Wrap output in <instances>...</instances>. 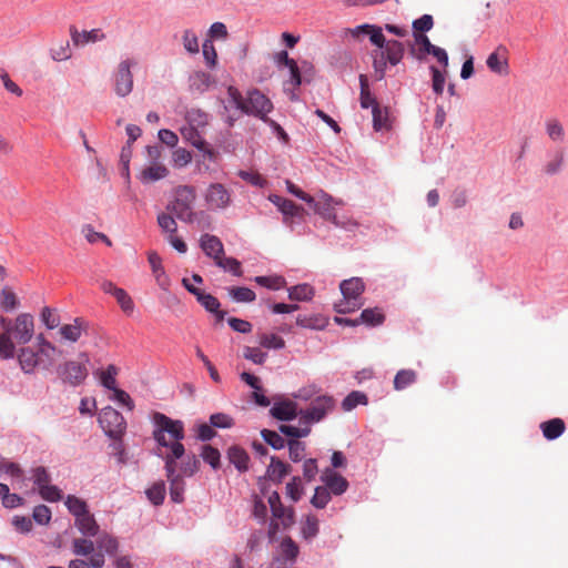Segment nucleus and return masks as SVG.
<instances>
[{"instance_id": "obj_1", "label": "nucleus", "mask_w": 568, "mask_h": 568, "mask_svg": "<svg viewBox=\"0 0 568 568\" xmlns=\"http://www.w3.org/2000/svg\"><path fill=\"white\" fill-rule=\"evenodd\" d=\"M346 34L354 39H361L363 36H368L372 44L376 47L371 52L373 60L374 75L377 81H382L386 77L387 67H395L399 64L405 54V47L398 40H386L383 34V28L364 23L355 28L346 29Z\"/></svg>"}, {"instance_id": "obj_2", "label": "nucleus", "mask_w": 568, "mask_h": 568, "mask_svg": "<svg viewBox=\"0 0 568 568\" xmlns=\"http://www.w3.org/2000/svg\"><path fill=\"white\" fill-rule=\"evenodd\" d=\"M154 429L152 436L156 444L161 447L170 448L176 443L184 439V424L180 419H172L162 413H154L152 416Z\"/></svg>"}, {"instance_id": "obj_3", "label": "nucleus", "mask_w": 568, "mask_h": 568, "mask_svg": "<svg viewBox=\"0 0 568 568\" xmlns=\"http://www.w3.org/2000/svg\"><path fill=\"white\" fill-rule=\"evenodd\" d=\"M184 454V445L182 443H176L172 446V453H168L163 457L166 477L170 483V497L172 501L178 504L184 500L185 483L182 476L176 474V460L181 459Z\"/></svg>"}, {"instance_id": "obj_4", "label": "nucleus", "mask_w": 568, "mask_h": 568, "mask_svg": "<svg viewBox=\"0 0 568 568\" xmlns=\"http://www.w3.org/2000/svg\"><path fill=\"white\" fill-rule=\"evenodd\" d=\"M339 290L343 298L335 304L337 313H352L363 306L362 295L365 291V284L361 277H351L342 281Z\"/></svg>"}, {"instance_id": "obj_5", "label": "nucleus", "mask_w": 568, "mask_h": 568, "mask_svg": "<svg viewBox=\"0 0 568 568\" xmlns=\"http://www.w3.org/2000/svg\"><path fill=\"white\" fill-rule=\"evenodd\" d=\"M195 197L196 194L193 186H178L174 192V199L166 205V210L174 214L180 221L193 223L196 216V213L192 209Z\"/></svg>"}, {"instance_id": "obj_6", "label": "nucleus", "mask_w": 568, "mask_h": 568, "mask_svg": "<svg viewBox=\"0 0 568 568\" xmlns=\"http://www.w3.org/2000/svg\"><path fill=\"white\" fill-rule=\"evenodd\" d=\"M89 357L85 353L79 355V361H67L57 367L59 379L70 386L81 385L88 377Z\"/></svg>"}, {"instance_id": "obj_7", "label": "nucleus", "mask_w": 568, "mask_h": 568, "mask_svg": "<svg viewBox=\"0 0 568 568\" xmlns=\"http://www.w3.org/2000/svg\"><path fill=\"white\" fill-rule=\"evenodd\" d=\"M136 62L132 59H124L119 62L112 73V87L119 98H126L133 91V73L131 71Z\"/></svg>"}, {"instance_id": "obj_8", "label": "nucleus", "mask_w": 568, "mask_h": 568, "mask_svg": "<svg viewBox=\"0 0 568 568\" xmlns=\"http://www.w3.org/2000/svg\"><path fill=\"white\" fill-rule=\"evenodd\" d=\"M203 199L210 211H225L233 203V192L224 184L215 182L207 185Z\"/></svg>"}, {"instance_id": "obj_9", "label": "nucleus", "mask_w": 568, "mask_h": 568, "mask_svg": "<svg viewBox=\"0 0 568 568\" xmlns=\"http://www.w3.org/2000/svg\"><path fill=\"white\" fill-rule=\"evenodd\" d=\"M99 423L105 435L114 440L121 439L126 429L124 417L111 406H106L100 412Z\"/></svg>"}, {"instance_id": "obj_10", "label": "nucleus", "mask_w": 568, "mask_h": 568, "mask_svg": "<svg viewBox=\"0 0 568 568\" xmlns=\"http://www.w3.org/2000/svg\"><path fill=\"white\" fill-rule=\"evenodd\" d=\"M31 479L42 499L49 503H57L62 499V490L58 486L51 485V476L45 467L38 466L33 468Z\"/></svg>"}, {"instance_id": "obj_11", "label": "nucleus", "mask_w": 568, "mask_h": 568, "mask_svg": "<svg viewBox=\"0 0 568 568\" xmlns=\"http://www.w3.org/2000/svg\"><path fill=\"white\" fill-rule=\"evenodd\" d=\"M273 110L272 101L260 90H250L244 99L243 113L268 121L267 114Z\"/></svg>"}, {"instance_id": "obj_12", "label": "nucleus", "mask_w": 568, "mask_h": 568, "mask_svg": "<svg viewBox=\"0 0 568 568\" xmlns=\"http://www.w3.org/2000/svg\"><path fill=\"white\" fill-rule=\"evenodd\" d=\"M335 407V399L329 395H318L310 407L300 410L301 420L305 423H318L325 418Z\"/></svg>"}, {"instance_id": "obj_13", "label": "nucleus", "mask_w": 568, "mask_h": 568, "mask_svg": "<svg viewBox=\"0 0 568 568\" xmlns=\"http://www.w3.org/2000/svg\"><path fill=\"white\" fill-rule=\"evenodd\" d=\"M33 333H34L33 316L29 313L19 314L13 322V326L11 328V336L19 344H27L32 339Z\"/></svg>"}, {"instance_id": "obj_14", "label": "nucleus", "mask_w": 568, "mask_h": 568, "mask_svg": "<svg viewBox=\"0 0 568 568\" xmlns=\"http://www.w3.org/2000/svg\"><path fill=\"white\" fill-rule=\"evenodd\" d=\"M89 324L82 317L73 318L70 324H63L59 327V335L61 341L69 343H77L83 333L88 331Z\"/></svg>"}, {"instance_id": "obj_15", "label": "nucleus", "mask_w": 568, "mask_h": 568, "mask_svg": "<svg viewBox=\"0 0 568 568\" xmlns=\"http://www.w3.org/2000/svg\"><path fill=\"white\" fill-rule=\"evenodd\" d=\"M270 202H272L277 209L282 212L284 216V223L292 227L293 219L295 216H301L303 209L296 205L293 201L284 199L276 194H271L268 196Z\"/></svg>"}, {"instance_id": "obj_16", "label": "nucleus", "mask_w": 568, "mask_h": 568, "mask_svg": "<svg viewBox=\"0 0 568 568\" xmlns=\"http://www.w3.org/2000/svg\"><path fill=\"white\" fill-rule=\"evenodd\" d=\"M342 201H337L326 192L321 191L318 200L314 199V203L308 204L313 210L323 216L325 220L333 221L336 213L334 212V205H341Z\"/></svg>"}, {"instance_id": "obj_17", "label": "nucleus", "mask_w": 568, "mask_h": 568, "mask_svg": "<svg viewBox=\"0 0 568 568\" xmlns=\"http://www.w3.org/2000/svg\"><path fill=\"white\" fill-rule=\"evenodd\" d=\"M321 480L324 483V487L336 496L343 495L348 488L346 478L329 468L322 474Z\"/></svg>"}, {"instance_id": "obj_18", "label": "nucleus", "mask_w": 568, "mask_h": 568, "mask_svg": "<svg viewBox=\"0 0 568 568\" xmlns=\"http://www.w3.org/2000/svg\"><path fill=\"white\" fill-rule=\"evenodd\" d=\"M148 261L156 284L161 290L168 291L171 286V280L162 265L161 256L156 252H150Z\"/></svg>"}, {"instance_id": "obj_19", "label": "nucleus", "mask_w": 568, "mask_h": 568, "mask_svg": "<svg viewBox=\"0 0 568 568\" xmlns=\"http://www.w3.org/2000/svg\"><path fill=\"white\" fill-rule=\"evenodd\" d=\"M566 165L565 151L557 149L547 155V161L542 165V173L547 176H554L562 172Z\"/></svg>"}, {"instance_id": "obj_20", "label": "nucleus", "mask_w": 568, "mask_h": 568, "mask_svg": "<svg viewBox=\"0 0 568 568\" xmlns=\"http://www.w3.org/2000/svg\"><path fill=\"white\" fill-rule=\"evenodd\" d=\"M200 246L204 254L211 258L214 260V262L217 261L223 254H224V246L222 241L211 234H203L200 239Z\"/></svg>"}, {"instance_id": "obj_21", "label": "nucleus", "mask_w": 568, "mask_h": 568, "mask_svg": "<svg viewBox=\"0 0 568 568\" xmlns=\"http://www.w3.org/2000/svg\"><path fill=\"white\" fill-rule=\"evenodd\" d=\"M506 53L507 49L504 45H499L496 51L488 55L486 64L491 72L497 74L508 73V60Z\"/></svg>"}, {"instance_id": "obj_22", "label": "nucleus", "mask_w": 568, "mask_h": 568, "mask_svg": "<svg viewBox=\"0 0 568 568\" xmlns=\"http://www.w3.org/2000/svg\"><path fill=\"white\" fill-rule=\"evenodd\" d=\"M191 294L194 295L197 302L210 313L216 315L219 321H223L225 312L220 311V302L212 294L205 293L201 290H191Z\"/></svg>"}, {"instance_id": "obj_23", "label": "nucleus", "mask_w": 568, "mask_h": 568, "mask_svg": "<svg viewBox=\"0 0 568 568\" xmlns=\"http://www.w3.org/2000/svg\"><path fill=\"white\" fill-rule=\"evenodd\" d=\"M270 413L278 420H292L300 415L296 403L288 399L275 402Z\"/></svg>"}, {"instance_id": "obj_24", "label": "nucleus", "mask_w": 568, "mask_h": 568, "mask_svg": "<svg viewBox=\"0 0 568 568\" xmlns=\"http://www.w3.org/2000/svg\"><path fill=\"white\" fill-rule=\"evenodd\" d=\"M288 69V78L283 82V90L292 101L298 100L296 90L302 84L301 71L295 62V65L286 67Z\"/></svg>"}, {"instance_id": "obj_25", "label": "nucleus", "mask_w": 568, "mask_h": 568, "mask_svg": "<svg viewBox=\"0 0 568 568\" xmlns=\"http://www.w3.org/2000/svg\"><path fill=\"white\" fill-rule=\"evenodd\" d=\"M545 133L554 143H564L566 141V131L562 122L556 116H549L544 123Z\"/></svg>"}, {"instance_id": "obj_26", "label": "nucleus", "mask_w": 568, "mask_h": 568, "mask_svg": "<svg viewBox=\"0 0 568 568\" xmlns=\"http://www.w3.org/2000/svg\"><path fill=\"white\" fill-rule=\"evenodd\" d=\"M414 45L410 48V54L418 61H424L433 47L429 38L424 33L413 32Z\"/></svg>"}, {"instance_id": "obj_27", "label": "nucleus", "mask_w": 568, "mask_h": 568, "mask_svg": "<svg viewBox=\"0 0 568 568\" xmlns=\"http://www.w3.org/2000/svg\"><path fill=\"white\" fill-rule=\"evenodd\" d=\"M213 83V77L204 71H195L189 78L190 90L200 94L206 92Z\"/></svg>"}, {"instance_id": "obj_28", "label": "nucleus", "mask_w": 568, "mask_h": 568, "mask_svg": "<svg viewBox=\"0 0 568 568\" xmlns=\"http://www.w3.org/2000/svg\"><path fill=\"white\" fill-rule=\"evenodd\" d=\"M74 525L84 537L92 538L98 536L100 532V527L90 511L77 518L74 520Z\"/></svg>"}, {"instance_id": "obj_29", "label": "nucleus", "mask_w": 568, "mask_h": 568, "mask_svg": "<svg viewBox=\"0 0 568 568\" xmlns=\"http://www.w3.org/2000/svg\"><path fill=\"white\" fill-rule=\"evenodd\" d=\"M199 129L200 128L189 125L186 128H183L181 130V133H182L183 138L187 142H190L194 148H196L197 150L204 152L210 158H212L213 152L206 148V142L203 139L202 134L199 132Z\"/></svg>"}, {"instance_id": "obj_30", "label": "nucleus", "mask_w": 568, "mask_h": 568, "mask_svg": "<svg viewBox=\"0 0 568 568\" xmlns=\"http://www.w3.org/2000/svg\"><path fill=\"white\" fill-rule=\"evenodd\" d=\"M168 174L169 170L163 164L151 163V165L141 171L139 179L143 184H148L162 180Z\"/></svg>"}, {"instance_id": "obj_31", "label": "nucleus", "mask_w": 568, "mask_h": 568, "mask_svg": "<svg viewBox=\"0 0 568 568\" xmlns=\"http://www.w3.org/2000/svg\"><path fill=\"white\" fill-rule=\"evenodd\" d=\"M227 458L240 473H244L248 469L250 457L242 447L236 445L231 446L227 449Z\"/></svg>"}, {"instance_id": "obj_32", "label": "nucleus", "mask_w": 568, "mask_h": 568, "mask_svg": "<svg viewBox=\"0 0 568 568\" xmlns=\"http://www.w3.org/2000/svg\"><path fill=\"white\" fill-rule=\"evenodd\" d=\"M71 38L75 45H85L87 43H94L102 41L105 36L100 29H92L90 31L79 32L74 28L71 29Z\"/></svg>"}, {"instance_id": "obj_33", "label": "nucleus", "mask_w": 568, "mask_h": 568, "mask_svg": "<svg viewBox=\"0 0 568 568\" xmlns=\"http://www.w3.org/2000/svg\"><path fill=\"white\" fill-rule=\"evenodd\" d=\"M20 366L24 373L31 374L39 368V362L36 349L31 347L21 348L18 354Z\"/></svg>"}, {"instance_id": "obj_34", "label": "nucleus", "mask_w": 568, "mask_h": 568, "mask_svg": "<svg viewBox=\"0 0 568 568\" xmlns=\"http://www.w3.org/2000/svg\"><path fill=\"white\" fill-rule=\"evenodd\" d=\"M37 357L39 362V369L49 371L55 363V355L61 354V351L55 346L37 348Z\"/></svg>"}, {"instance_id": "obj_35", "label": "nucleus", "mask_w": 568, "mask_h": 568, "mask_svg": "<svg viewBox=\"0 0 568 568\" xmlns=\"http://www.w3.org/2000/svg\"><path fill=\"white\" fill-rule=\"evenodd\" d=\"M315 295V290L307 283L297 284L288 288V298L295 302H308Z\"/></svg>"}, {"instance_id": "obj_36", "label": "nucleus", "mask_w": 568, "mask_h": 568, "mask_svg": "<svg viewBox=\"0 0 568 568\" xmlns=\"http://www.w3.org/2000/svg\"><path fill=\"white\" fill-rule=\"evenodd\" d=\"M542 435L548 440L557 439L565 432V423L560 418H552L541 425Z\"/></svg>"}, {"instance_id": "obj_37", "label": "nucleus", "mask_w": 568, "mask_h": 568, "mask_svg": "<svg viewBox=\"0 0 568 568\" xmlns=\"http://www.w3.org/2000/svg\"><path fill=\"white\" fill-rule=\"evenodd\" d=\"M97 537V547L109 556H114L119 550V540L113 535L103 531Z\"/></svg>"}, {"instance_id": "obj_38", "label": "nucleus", "mask_w": 568, "mask_h": 568, "mask_svg": "<svg viewBox=\"0 0 568 568\" xmlns=\"http://www.w3.org/2000/svg\"><path fill=\"white\" fill-rule=\"evenodd\" d=\"M288 466L276 457H271V464L267 467L266 474L268 478L275 483H281L287 475Z\"/></svg>"}, {"instance_id": "obj_39", "label": "nucleus", "mask_w": 568, "mask_h": 568, "mask_svg": "<svg viewBox=\"0 0 568 568\" xmlns=\"http://www.w3.org/2000/svg\"><path fill=\"white\" fill-rule=\"evenodd\" d=\"M64 505L69 513L74 516V520L89 511L87 503L74 495H68Z\"/></svg>"}, {"instance_id": "obj_40", "label": "nucleus", "mask_w": 568, "mask_h": 568, "mask_svg": "<svg viewBox=\"0 0 568 568\" xmlns=\"http://www.w3.org/2000/svg\"><path fill=\"white\" fill-rule=\"evenodd\" d=\"M373 114V128L375 131H385L390 128L388 109H382L379 105H374Z\"/></svg>"}, {"instance_id": "obj_41", "label": "nucleus", "mask_w": 568, "mask_h": 568, "mask_svg": "<svg viewBox=\"0 0 568 568\" xmlns=\"http://www.w3.org/2000/svg\"><path fill=\"white\" fill-rule=\"evenodd\" d=\"M254 282L272 291H278L286 286V280L282 275L255 276Z\"/></svg>"}, {"instance_id": "obj_42", "label": "nucleus", "mask_w": 568, "mask_h": 568, "mask_svg": "<svg viewBox=\"0 0 568 568\" xmlns=\"http://www.w3.org/2000/svg\"><path fill=\"white\" fill-rule=\"evenodd\" d=\"M19 304V300L12 288L4 286L0 292V310L3 312H12Z\"/></svg>"}, {"instance_id": "obj_43", "label": "nucleus", "mask_w": 568, "mask_h": 568, "mask_svg": "<svg viewBox=\"0 0 568 568\" xmlns=\"http://www.w3.org/2000/svg\"><path fill=\"white\" fill-rule=\"evenodd\" d=\"M223 103L226 111L234 109L236 111L243 112L244 99L241 92L232 85L227 88V98L223 101Z\"/></svg>"}, {"instance_id": "obj_44", "label": "nucleus", "mask_w": 568, "mask_h": 568, "mask_svg": "<svg viewBox=\"0 0 568 568\" xmlns=\"http://www.w3.org/2000/svg\"><path fill=\"white\" fill-rule=\"evenodd\" d=\"M272 516L278 520L284 528H287L294 524V509L292 507H285L283 504L280 507L271 508Z\"/></svg>"}, {"instance_id": "obj_45", "label": "nucleus", "mask_w": 568, "mask_h": 568, "mask_svg": "<svg viewBox=\"0 0 568 568\" xmlns=\"http://www.w3.org/2000/svg\"><path fill=\"white\" fill-rule=\"evenodd\" d=\"M384 320V314L377 307L363 310L358 318L359 324L363 323L369 326H378L383 324Z\"/></svg>"}, {"instance_id": "obj_46", "label": "nucleus", "mask_w": 568, "mask_h": 568, "mask_svg": "<svg viewBox=\"0 0 568 568\" xmlns=\"http://www.w3.org/2000/svg\"><path fill=\"white\" fill-rule=\"evenodd\" d=\"M210 115L201 109L192 108L186 112L185 119L191 126L205 128Z\"/></svg>"}, {"instance_id": "obj_47", "label": "nucleus", "mask_w": 568, "mask_h": 568, "mask_svg": "<svg viewBox=\"0 0 568 568\" xmlns=\"http://www.w3.org/2000/svg\"><path fill=\"white\" fill-rule=\"evenodd\" d=\"M359 84H361V94H359V102L361 106L363 109L372 108V111L374 110V105H379L376 101V99L371 94L368 90V83L367 78L365 75L359 77Z\"/></svg>"}, {"instance_id": "obj_48", "label": "nucleus", "mask_w": 568, "mask_h": 568, "mask_svg": "<svg viewBox=\"0 0 568 568\" xmlns=\"http://www.w3.org/2000/svg\"><path fill=\"white\" fill-rule=\"evenodd\" d=\"M40 320L48 329L60 327V315L55 308L44 306L40 313Z\"/></svg>"}, {"instance_id": "obj_49", "label": "nucleus", "mask_w": 568, "mask_h": 568, "mask_svg": "<svg viewBox=\"0 0 568 568\" xmlns=\"http://www.w3.org/2000/svg\"><path fill=\"white\" fill-rule=\"evenodd\" d=\"M95 548V544L89 538H74L72 540V552L75 556H89L92 555Z\"/></svg>"}, {"instance_id": "obj_50", "label": "nucleus", "mask_w": 568, "mask_h": 568, "mask_svg": "<svg viewBox=\"0 0 568 568\" xmlns=\"http://www.w3.org/2000/svg\"><path fill=\"white\" fill-rule=\"evenodd\" d=\"M416 381V373L413 369H400L394 378V388L403 390Z\"/></svg>"}, {"instance_id": "obj_51", "label": "nucleus", "mask_w": 568, "mask_h": 568, "mask_svg": "<svg viewBox=\"0 0 568 568\" xmlns=\"http://www.w3.org/2000/svg\"><path fill=\"white\" fill-rule=\"evenodd\" d=\"M429 71L432 74L433 91L437 95L443 94L444 88H445V82H446V73H447L446 69L440 70L435 65H430Z\"/></svg>"}, {"instance_id": "obj_52", "label": "nucleus", "mask_w": 568, "mask_h": 568, "mask_svg": "<svg viewBox=\"0 0 568 568\" xmlns=\"http://www.w3.org/2000/svg\"><path fill=\"white\" fill-rule=\"evenodd\" d=\"M145 494L153 505H162L165 498V483L162 480L154 483L149 489H146Z\"/></svg>"}, {"instance_id": "obj_53", "label": "nucleus", "mask_w": 568, "mask_h": 568, "mask_svg": "<svg viewBox=\"0 0 568 568\" xmlns=\"http://www.w3.org/2000/svg\"><path fill=\"white\" fill-rule=\"evenodd\" d=\"M230 296L237 303H251L255 301L256 294L248 287H232L229 290Z\"/></svg>"}, {"instance_id": "obj_54", "label": "nucleus", "mask_w": 568, "mask_h": 568, "mask_svg": "<svg viewBox=\"0 0 568 568\" xmlns=\"http://www.w3.org/2000/svg\"><path fill=\"white\" fill-rule=\"evenodd\" d=\"M260 345L267 349H282L285 347V341L276 334L262 333L258 336Z\"/></svg>"}, {"instance_id": "obj_55", "label": "nucleus", "mask_w": 568, "mask_h": 568, "mask_svg": "<svg viewBox=\"0 0 568 568\" xmlns=\"http://www.w3.org/2000/svg\"><path fill=\"white\" fill-rule=\"evenodd\" d=\"M367 403V396L359 392V390H353L351 392L342 402V408L345 412H349L354 409L357 405L363 404L365 405Z\"/></svg>"}, {"instance_id": "obj_56", "label": "nucleus", "mask_w": 568, "mask_h": 568, "mask_svg": "<svg viewBox=\"0 0 568 568\" xmlns=\"http://www.w3.org/2000/svg\"><path fill=\"white\" fill-rule=\"evenodd\" d=\"M182 44L185 51L191 54H196L200 51L199 38L196 33L191 29H186L183 31Z\"/></svg>"}, {"instance_id": "obj_57", "label": "nucleus", "mask_w": 568, "mask_h": 568, "mask_svg": "<svg viewBox=\"0 0 568 568\" xmlns=\"http://www.w3.org/2000/svg\"><path fill=\"white\" fill-rule=\"evenodd\" d=\"M216 266L223 268L226 272L232 273L235 276L242 275L241 263L234 257H224L223 255L215 262Z\"/></svg>"}, {"instance_id": "obj_58", "label": "nucleus", "mask_w": 568, "mask_h": 568, "mask_svg": "<svg viewBox=\"0 0 568 568\" xmlns=\"http://www.w3.org/2000/svg\"><path fill=\"white\" fill-rule=\"evenodd\" d=\"M51 58L54 61H67L71 58L72 52L68 41H62L53 45L50 50Z\"/></svg>"}, {"instance_id": "obj_59", "label": "nucleus", "mask_w": 568, "mask_h": 568, "mask_svg": "<svg viewBox=\"0 0 568 568\" xmlns=\"http://www.w3.org/2000/svg\"><path fill=\"white\" fill-rule=\"evenodd\" d=\"M116 374L118 369L114 365H109L100 376V383L101 385L109 389L114 390L116 388Z\"/></svg>"}, {"instance_id": "obj_60", "label": "nucleus", "mask_w": 568, "mask_h": 568, "mask_svg": "<svg viewBox=\"0 0 568 568\" xmlns=\"http://www.w3.org/2000/svg\"><path fill=\"white\" fill-rule=\"evenodd\" d=\"M113 297L116 300L119 306L126 315H131L133 313L134 302L125 290L120 287L119 291H115Z\"/></svg>"}, {"instance_id": "obj_61", "label": "nucleus", "mask_w": 568, "mask_h": 568, "mask_svg": "<svg viewBox=\"0 0 568 568\" xmlns=\"http://www.w3.org/2000/svg\"><path fill=\"white\" fill-rule=\"evenodd\" d=\"M14 339L11 334H1L0 335V356L2 358H12L16 355V345L13 343Z\"/></svg>"}, {"instance_id": "obj_62", "label": "nucleus", "mask_w": 568, "mask_h": 568, "mask_svg": "<svg viewBox=\"0 0 568 568\" xmlns=\"http://www.w3.org/2000/svg\"><path fill=\"white\" fill-rule=\"evenodd\" d=\"M203 460L207 463L213 469L220 468L221 454L217 448L211 445H205L201 454Z\"/></svg>"}, {"instance_id": "obj_63", "label": "nucleus", "mask_w": 568, "mask_h": 568, "mask_svg": "<svg viewBox=\"0 0 568 568\" xmlns=\"http://www.w3.org/2000/svg\"><path fill=\"white\" fill-rule=\"evenodd\" d=\"M331 500V493L324 486H318L315 488L314 495L311 499V504L317 508L323 509Z\"/></svg>"}, {"instance_id": "obj_64", "label": "nucleus", "mask_w": 568, "mask_h": 568, "mask_svg": "<svg viewBox=\"0 0 568 568\" xmlns=\"http://www.w3.org/2000/svg\"><path fill=\"white\" fill-rule=\"evenodd\" d=\"M158 224L163 232L168 233V235L175 234L178 231L175 219L169 213H160L158 215Z\"/></svg>"}]
</instances>
